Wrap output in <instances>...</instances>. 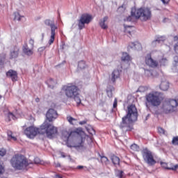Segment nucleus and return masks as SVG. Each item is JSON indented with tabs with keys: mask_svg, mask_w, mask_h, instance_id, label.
<instances>
[{
	"mask_svg": "<svg viewBox=\"0 0 178 178\" xmlns=\"http://www.w3.org/2000/svg\"><path fill=\"white\" fill-rule=\"evenodd\" d=\"M56 133H58V129L47 121H44L39 128L31 126L24 130V134L28 138H34L37 134H46L48 138H52V136H55Z\"/></svg>",
	"mask_w": 178,
	"mask_h": 178,
	"instance_id": "nucleus-1",
	"label": "nucleus"
},
{
	"mask_svg": "<svg viewBox=\"0 0 178 178\" xmlns=\"http://www.w3.org/2000/svg\"><path fill=\"white\" fill-rule=\"evenodd\" d=\"M138 118V112L137 111V108L135 105H131L128 106V111L127 115L122 118V122L120 124V129L122 130L124 133L126 131H131V123L136 122Z\"/></svg>",
	"mask_w": 178,
	"mask_h": 178,
	"instance_id": "nucleus-2",
	"label": "nucleus"
},
{
	"mask_svg": "<svg viewBox=\"0 0 178 178\" xmlns=\"http://www.w3.org/2000/svg\"><path fill=\"white\" fill-rule=\"evenodd\" d=\"M73 137H77L74 143V148L79 152L86 151V149H87V145H86V143H84L86 138L79 136V134L76 131H63L62 138L64 141H69V138H73Z\"/></svg>",
	"mask_w": 178,
	"mask_h": 178,
	"instance_id": "nucleus-3",
	"label": "nucleus"
},
{
	"mask_svg": "<svg viewBox=\"0 0 178 178\" xmlns=\"http://www.w3.org/2000/svg\"><path fill=\"white\" fill-rule=\"evenodd\" d=\"M145 106L149 109V105L158 108L165 99L163 93L161 92H152L145 95Z\"/></svg>",
	"mask_w": 178,
	"mask_h": 178,
	"instance_id": "nucleus-4",
	"label": "nucleus"
},
{
	"mask_svg": "<svg viewBox=\"0 0 178 178\" xmlns=\"http://www.w3.org/2000/svg\"><path fill=\"white\" fill-rule=\"evenodd\" d=\"M10 164L14 169L17 170H23L30 165V163L27 161V159L24 158L23 155L15 154L10 160Z\"/></svg>",
	"mask_w": 178,
	"mask_h": 178,
	"instance_id": "nucleus-5",
	"label": "nucleus"
},
{
	"mask_svg": "<svg viewBox=\"0 0 178 178\" xmlns=\"http://www.w3.org/2000/svg\"><path fill=\"white\" fill-rule=\"evenodd\" d=\"M132 16H135V19H140L142 22H147V20H151L152 13L151 9L148 8H139L135 10V13H132Z\"/></svg>",
	"mask_w": 178,
	"mask_h": 178,
	"instance_id": "nucleus-6",
	"label": "nucleus"
},
{
	"mask_svg": "<svg viewBox=\"0 0 178 178\" xmlns=\"http://www.w3.org/2000/svg\"><path fill=\"white\" fill-rule=\"evenodd\" d=\"M45 26L50 27L51 29V36L49 40V45H52L54 44V41H55V35L56 34V30H58V26L55 25V21L54 19H45L44 22Z\"/></svg>",
	"mask_w": 178,
	"mask_h": 178,
	"instance_id": "nucleus-7",
	"label": "nucleus"
},
{
	"mask_svg": "<svg viewBox=\"0 0 178 178\" xmlns=\"http://www.w3.org/2000/svg\"><path fill=\"white\" fill-rule=\"evenodd\" d=\"M142 155L145 163L149 166H154L156 163V161L154 159L152 152L145 148L142 151Z\"/></svg>",
	"mask_w": 178,
	"mask_h": 178,
	"instance_id": "nucleus-8",
	"label": "nucleus"
},
{
	"mask_svg": "<svg viewBox=\"0 0 178 178\" xmlns=\"http://www.w3.org/2000/svg\"><path fill=\"white\" fill-rule=\"evenodd\" d=\"M142 155L145 163L149 166H154L156 163V161L154 159L152 152L145 148L142 151Z\"/></svg>",
	"mask_w": 178,
	"mask_h": 178,
	"instance_id": "nucleus-9",
	"label": "nucleus"
},
{
	"mask_svg": "<svg viewBox=\"0 0 178 178\" xmlns=\"http://www.w3.org/2000/svg\"><path fill=\"white\" fill-rule=\"evenodd\" d=\"M92 20V16L89 14H83L78 22V27L79 30H83V29L86 28V24H89L90 22Z\"/></svg>",
	"mask_w": 178,
	"mask_h": 178,
	"instance_id": "nucleus-10",
	"label": "nucleus"
},
{
	"mask_svg": "<svg viewBox=\"0 0 178 178\" xmlns=\"http://www.w3.org/2000/svg\"><path fill=\"white\" fill-rule=\"evenodd\" d=\"M65 92L67 98H73L74 95H78L79 88L76 86H67Z\"/></svg>",
	"mask_w": 178,
	"mask_h": 178,
	"instance_id": "nucleus-11",
	"label": "nucleus"
},
{
	"mask_svg": "<svg viewBox=\"0 0 178 178\" xmlns=\"http://www.w3.org/2000/svg\"><path fill=\"white\" fill-rule=\"evenodd\" d=\"M47 121L51 124V122H54L58 118V112L54 108H49L46 113Z\"/></svg>",
	"mask_w": 178,
	"mask_h": 178,
	"instance_id": "nucleus-12",
	"label": "nucleus"
},
{
	"mask_svg": "<svg viewBox=\"0 0 178 178\" xmlns=\"http://www.w3.org/2000/svg\"><path fill=\"white\" fill-rule=\"evenodd\" d=\"M145 63L150 67H156L158 66L157 61L152 59V57H151V54H148L147 55L145 58Z\"/></svg>",
	"mask_w": 178,
	"mask_h": 178,
	"instance_id": "nucleus-13",
	"label": "nucleus"
},
{
	"mask_svg": "<svg viewBox=\"0 0 178 178\" xmlns=\"http://www.w3.org/2000/svg\"><path fill=\"white\" fill-rule=\"evenodd\" d=\"M6 76L9 79H11L12 81H17V72L13 70H8L6 73Z\"/></svg>",
	"mask_w": 178,
	"mask_h": 178,
	"instance_id": "nucleus-14",
	"label": "nucleus"
},
{
	"mask_svg": "<svg viewBox=\"0 0 178 178\" xmlns=\"http://www.w3.org/2000/svg\"><path fill=\"white\" fill-rule=\"evenodd\" d=\"M163 112L164 113H172V112H175V110L168 102H165L163 105Z\"/></svg>",
	"mask_w": 178,
	"mask_h": 178,
	"instance_id": "nucleus-15",
	"label": "nucleus"
},
{
	"mask_svg": "<svg viewBox=\"0 0 178 178\" xmlns=\"http://www.w3.org/2000/svg\"><path fill=\"white\" fill-rule=\"evenodd\" d=\"M119 77H120V71H119V70H115L113 71L111 76L112 83H115L116 80H118Z\"/></svg>",
	"mask_w": 178,
	"mask_h": 178,
	"instance_id": "nucleus-16",
	"label": "nucleus"
},
{
	"mask_svg": "<svg viewBox=\"0 0 178 178\" xmlns=\"http://www.w3.org/2000/svg\"><path fill=\"white\" fill-rule=\"evenodd\" d=\"M10 59H15L19 56V47H14L13 49L10 51Z\"/></svg>",
	"mask_w": 178,
	"mask_h": 178,
	"instance_id": "nucleus-17",
	"label": "nucleus"
},
{
	"mask_svg": "<svg viewBox=\"0 0 178 178\" xmlns=\"http://www.w3.org/2000/svg\"><path fill=\"white\" fill-rule=\"evenodd\" d=\"M109 17L108 16H105L102 19H100L99 26L103 30H106L108 29V25L105 24Z\"/></svg>",
	"mask_w": 178,
	"mask_h": 178,
	"instance_id": "nucleus-18",
	"label": "nucleus"
},
{
	"mask_svg": "<svg viewBox=\"0 0 178 178\" xmlns=\"http://www.w3.org/2000/svg\"><path fill=\"white\" fill-rule=\"evenodd\" d=\"M165 40H166L165 36H156V40L152 42V45L153 47H156V42H158V44H161V42H163Z\"/></svg>",
	"mask_w": 178,
	"mask_h": 178,
	"instance_id": "nucleus-19",
	"label": "nucleus"
},
{
	"mask_svg": "<svg viewBox=\"0 0 178 178\" xmlns=\"http://www.w3.org/2000/svg\"><path fill=\"white\" fill-rule=\"evenodd\" d=\"M46 83L47 84L49 88L54 90V88H55V86L57 84V82L56 81L54 80V79L50 78L46 81Z\"/></svg>",
	"mask_w": 178,
	"mask_h": 178,
	"instance_id": "nucleus-20",
	"label": "nucleus"
},
{
	"mask_svg": "<svg viewBox=\"0 0 178 178\" xmlns=\"http://www.w3.org/2000/svg\"><path fill=\"white\" fill-rule=\"evenodd\" d=\"M160 90L162 91H168L169 90V82L168 81H163L160 84Z\"/></svg>",
	"mask_w": 178,
	"mask_h": 178,
	"instance_id": "nucleus-21",
	"label": "nucleus"
},
{
	"mask_svg": "<svg viewBox=\"0 0 178 178\" xmlns=\"http://www.w3.org/2000/svg\"><path fill=\"white\" fill-rule=\"evenodd\" d=\"M167 102L168 103V105H170L171 108H172L174 111H176V108H177V106H178L177 100L169 99L168 101H167Z\"/></svg>",
	"mask_w": 178,
	"mask_h": 178,
	"instance_id": "nucleus-22",
	"label": "nucleus"
},
{
	"mask_svg": "<svg viewBox=\"0 0 178 178\" xmlns=\"http://www.w3.org/2000/svg\"><path fill=\"white\" fill-rule=\"evenodd\" d=\"M129 47L134 49H136V51H140L141 49V43L138 42H131L129 43Z\"/></svg>",
	"mask_w": 178,
	"mask_h": 178,
	"instance_id": "nucleus-23",
	"label": "nucleus"
},
{
	"mask_svg": "<svg viewBox=\"0 0 178 178\" xmlns=\"http://www.w3.org/2000/svg\"><path fill=\"white\" fill-rule=\"evenodd\" d=\"M160 163L162 168H164V169H167L168 170H176L177 169H178V165H175L172 168H169L168 167V163L165 162H161Z\"/></svg>",
	"mask_w": 178,
	"mask_h": 178,
	"instance_id": "nucleus-24",
	"label": "nucleus"
},
{
	"mask_svg": "<svg viewBox=\"0 0 178 178\" xmlns=\"http://www.w3.org/2000/svg\"><path fill=\"white\" fill-rule=\"evenodd\" d=\"M23 52L24 54H25V55H33V51L30 48H29V46H27V44H25L23 47Z\"/></svg>",
	"mask_w": 178,
	"mask_h": 178,
	"instance_id": "nucleus-25",
	"label": "nucleus"
},
{
	"mask_svg": "<svg viewBox=\"0 0 178 178\" xmlns=\"http://www.w3.org/2000/svg\"><path fill=\"white\" fill-rule=\"evenodd\" d=\"M121 60H122V62H129V60H131V57H130L127 53H122Z\"/></svg>",
	"mask_w": 178,
	"mask_h": 178,
	"instance_id": "nucleus-26",
	"label": "nucleus"
},
{
	"mask_svg": "<svg viewBox=\"0 0 178 178\" xmlns=\"http://www.w3.org/2000/svg\"><path fill=\"white\" fill-rule=\"evenodd\" d=\"M124 33H128L129 35H131V33H133V26H127L126 24H124Z\"/></svg>",
	"mask_w": 178,
	"mask_h": 178,
	"instance_id": "nucleus-27",
	"label": "nucleus"
},
{
	"mask_svg": "<svg viewBox=\"0 0 178 178\" xmlns=\"http://www.w3.org/2000/svg\"><path fill=\"white\" fill-rule=\"evenodd\" d=\"M111 159L113 163V165H119V163H120V159H119V157L113 155L111 156Z\"/></svg>",
	"mask_w": 178,
	"mask_h": 178,
	"instance_id": "nucleus-28",
	"label": "nucleus"
},
{
	"mask_svg": "<svg viewBox=\"0 0 178 178\" xmlns=\"http://www.w3.org/2000/svg\"><path fill=\"white\" fill-rule=\"evenodd\" d=\"M6 59V54L5 53L0 54V65L5 63Z\"/></svg>",
	"mask_w": 178,
	"mask_h": 178,
	"instance_id": "nucleus-29",
	"label": "nucleus"
},
{
	"mask_svg": "<svg viewBox=\"0 0 178 178\" xmlns=\"http://www.w3.org/2000/svg\"><path fill=\"white\" fill-rule=\"evenodd\" d=\"M79 96H80V95L78 92V95H74L72 97H71V98H73L74 99V101L76 102V104L78 105H79V104H81V99H80Z\"/></svg>",
	"mask_w": 178,
	"mask_h": 178,
	"instance_id": "nucleus-30",
	"label": "nucleus"
},
{
	"mask_svg": "<svg viewBox=\"0 0 178 178\" xmlns=\"http://www.w3.org/2000/svg\"><path fill=\"white\" fill-rule=\"evenodd\" d=\"M124 175V172L120 170H118L115 173L116 177H119V178H123Z\"/></svg>",
	"mask_w": 178,
	"mask_h": 178,
	"instance_id": "nucleus-31",
	"label": "nucleus"
},
{
	"mask_svg": "<svg viewBox=\"0 0 178 178\" xmlns=\"http://www.w3.org/2000/svg\"><path fill=\"white\" fill-rule=\"evenodd\" d=\"M86 62L84 60L79 61L78 63V67L79 69H86Z\"/></svg>",
	"mask_w": 178,
	"mask_h": 178,
	"instance_id": "nucleus-32",
	"label": "nucleus"
},
{
	"mask_svg": "<svg viewBox=\"0 0 178 178\" xmlns=\"http://www.w3.org/2000/svg\"><path fill=\"white\" fill-rule=\"evenodd\" d=\"M14 16V20H17V22H20V20H22V17H24L23 16H20L19 13H15Z\"/></svg>",
	"mask_w": 178,
	"mask_h": 178,
	"instance_id": "nucleus-33",
	"label": "nucleus"
},
{
	"mask_svg": "<svg viewBox=\"0 0 178 178\" xmlns=\"http://www.w3.org/2000/svg\"><path fill=\"white\" fill-rule=\"evenodd\" d=\"M99 156H100L101 161H102V162L103 163L107 164L108 162H109V159H108V157L104 156H101L100 154H99Z\"/></svg>",
	"mask_w": 178,
	"mask_h": 178,
	"instance_id": "nucleus-34",
	"label": "nucleus"
},
{
	"mask_svg": "<svg viewBox=\"0 0 178 178\" xmlns=\"http://www.w3.org/2000/svg\"><path fill=\"white\" fill-rule=\"evenodd\" d=\"M131 149L132 151H140V147L137 144H133L131 145Z\"/></svg>",
	"mask_w": 178,
	"mask_h": 178,
	"instance_id": "nucleus-35",
	"label": "nucleus"
},
{
	"mask_svg": "<svg viewBox=\"0 0 178 178\" xmlns=\"http://www.w3.org/2000/svg\"><path fill=\"white\" fill-rule=\"evenodd\" d=\"M87 131L89 133V134H91V136L95 135V130L92 127L86 128Z\"/></svg>",
	"mask_w": 178,
	"mask_h": 178,
	"instance_id": "nucleus-36",
	"label": "nucleus"
},
{
	"mask_svg": "<svg viewBox=\"0 0 178 178\" xmlns=\"http://www.w3.org/2000/svg\"><path fill=\"white\" fill-rule=\"evenodd\" d=\"M135 12L131 11V15L129 16L128 17L126 18L125 22H133V17H136V16L133 15V13H135Z\"/></svg>",
	"mask_w": 178,
	"mask_h": 178,
	"instance_id": "nucleus-37",
	"label": "nucleus"
},
{
	"mask_svg": "<svg viewBox=\"0 0 178 178\" xmlns=\"http://www.w3.org/2000/svg\"><path fill=\"white\" fill-rule=\"evenodd\" d=\"M172 145H178V136H174L172 140Z\"/></svg>",
	"mask_w": 178,
	"mask_h": 178,
	"instance_id": "nucleus-38",
	"label": "nucleus"
},
{
	"mask_svg": "<svg viewBox=\"0 0 178 178\" xmlns=\"http://www.w3.org/2000/svg\"><path fill=\"white\" fill-rule=\"evenodd\" d=\"M8 118L9 120H10L11 119H13V120H16V116H15V115H13V113H8Z\"/></svg>",
	"mask_w": 178,
	"mask_h": 178,
	"instance_id": "nucleus-39",
	"label": "nucleus"
},
{
	"mask_svg": "<svg viewBox=\"0 0 178 178\" xmlns=\"http://www.w3.org/2000/svg\"><path fill=\"white\" fill-rule=\"evenodd\" d=\"M158 131L160 134H168V133H166V131H165V129H163V128L162 127L158 128Z\"/></svg>",
	"mask_w": 178,
	"mask_h": 178,
	"instance_id": "nucleus-40",
	"label": "nucleus"
},
{
	"mask_svg": "<svg viewBox=\"0 0 178 178\" xmlns=\"http://www.w3.org/2000/svg\"><path fill=\"white\" fill-rule=\"evenodd\" d=\"M34 163L36 164V165H39L40 163H42V161H41V159H40V158L38 157H36L34 159Z\"/></svg>",
	"mask_w": 178,
	"mask_h": 178,
	"instance_id": "nucleus-41",
	"label": "nucleus"
},
{
	"mask_svg": "<svg viewBox=\"0 0 178 178\" xmlns=\"http://www.w3.org/2000/svg\"><path fill=\"white\" fill-rule=\"evenodd\" d=\"M173 65L175 67H177L178 65V56H175L174 57V63Z\"/></svg>",
	"mask_w": 178,
	"mask_h": 178,
	"instance_id": "nucleus-42",
	"label": "nucleus"
},
{
	"mask_svg": "<svg viewBox=\"0 0 178 178\" xmlns=\"http://www.w3.org/2000/svg\"><path fill=\"white\" fill-rule=\"evenodd\" d=\"M166 62H168V60L166 58H162L161 60H160L161 66H165V63H166Z\"/></svg>",
	"mask_w": 178,
	"mask_h": 178,
	"instance_id": "nucleus-43",
	"label": "nucleus"
},
{
	"mask_svg": "<svg viewBox=\"0 0 178 178\" xmlns=\"http://www.w3.org/2000/svg\"><path fill=\"white\" fill-rule=\"evenodd\" d=\"M5 155H6V149H1L0 150V156H5Z\"/></svg>",
	"mask_w": 178,
	"mask_h": 178,
	"instance_id": "nucleus-44",
	"label": "nucleus"
},
{
	"mask_svg": "<svg viewBox=\"0 0 178 178\" xmlns=\"http://www.w3.org/2000/svg\"><path fill=\"white\" fill-rule=\"evenodd\" d=\"M107 95L109 98H112V89H107Z\"/></svg>",
	"mask_w": 178,
	"mask_h": 178,
	"instance_id": "nucleus-45",
	"label": "nucleus"
},
{
	"mask_svg": "<svg viewBox=\"0 0 178 178\" xmlns=\"http://www.w3.org/2000/svg\"><path fill=\"white\" fill-rule=\"evenodd\" d=\"M145 74H146V76H152V73L148 70H145Z\"/></svg>",
	"mask_w": 178,
	"mask_h": 178,
	"instance_id": "nucleus-46",
	"label": "nucleus"
},
{
	"mask_svg": "<svg viewBox=\"0 0 178 178\" xmlns=\"http://www.w3.org/2000/svg\"><path fill=\"white\" fill-rule=\"evenodd\" d=\"M67 119L69 123H71V124H72V122H73V120H75L74 118H73L72 117H70H70H67Z\"/></svg>",
	"mask_w": 178,
	"mask_h": 178,
	"instance_id": "nucleus-47",
	"label": "nucleus"
},
{
	"mask_svg": "<svg viewBox=\"0 0 178 178\" xmlns=\"http://www.w3.org/2000/svg\"><path fill=\"white\" fill-rule=\"evenodd\" d=\"M7 134H8V140H10V137H12L13 133L11 132V131H8Z\"/></svg>",
	"mask_w": 178,
	"mask_h": 178,
	"instance_id": "nucleus-48",
	"label": "nucleus"
},
{
	"mask_svg": "<svg viewBox=\"0 0 178 178\" xmlns=\"http://www.w3.org/2000/svg\"><path fill=\"white\" fill-rule=\"evenodd\" d=\"M163 2V5H168L170 0H161Z\"/></svg>",
	"mask_w": 178,
	"mask_h": 178,
	"instance_id": "nucleus-49",
	"label": "nucleus"
},
{
	"mask_svg": "<svg viewBox=\"0 0 178 178\" xmlns=\"http://www.w3.org/2000/svg\"><path fill=\"white\" fill-rule=\"evenodd\" d=\"M174 49H175L176 54H178V43H177L176 44H175V46H174Z\"/></svg>",
	"mask_w": 178,
	"mask_h": 178,
	"instance_id": "nucleus-50",
	"label": "nucleus"
},
{
	"mask_svg": "<svg viewBox=\"0 0 178 178\" xmlns=\"http://www.w3.org/2000/svg\"><path fill=\"white\" fill-rule=\"evenodd\" d=\"M29 44L31 45L32 48L34 47V40L30 39L29 40Z\"/></svg>",
	"mask_w": 178,
	"mask_h": 178,
	"instance_id": "nucleus-51",
	"label": "nucleus"
},
{
	"mask_svg": "<svg viewBox=\"0 0 178 178\" xmlns=\"http://www.w3.org/2000/svg\"><path fill=\"white\" fill-rule=\"evenodd\" d=\"M113 106V108H116V106H118V99H115Z\"/></svg>",
	"mask_w": 178,
	"mask_h": 178,
	"instance_id": "nucleus-52",
	"label": "nucleus"
},
{
	"mask_svg": "<svg viewBox=\"0 0 178 178\" xmlns=\"http://www.w3.org/2000/svg\"><path fill=\"white\" fill-rule=\"evenodd\" d=\"M10 140H13V141H16L17 138L13 136V135H11V136H10Z\"/></svg>",
	"mask_w": 178,
	"mask_h": 178,
	"instance_id": "nucleus-53",
	"label": "nucleus"
},
{
	"mask_svg": "<svg viewBox=\"0 0 178 178\" xmlns=\"http://www.w3.org/2000/svg\"><path fill=\"white\" fill-rule=\"evenodd\" d=\"M86 123H87V120H83V121H81V122H79V124L83 125V124H86Z\"/></svg>",
	"mask_w": 178,
	"mask_h": 178,
	"instance_id": "nucleus-54",
	"label": "nucleus"
},
{
	"mask_svg": "<svg viewBox=\"0 0 178 178\" xmlns=\"http://www.w3.org/2000/svg\"><path fill=\"white\" fill-rule=\"evenodd\" d=\"M55 166L56 168H60V163H55Z\"/></svg>",
	"mask_w": 178,
	"mask_h": 178,
	"instance_id": "nucleus-55",
	"label": "nucleus"
},
{
	"mask_svg": "<svg viewBox=\"0 0 178 178\" xmlns=\"http://www.w3.org/2000/svg\"><path fill=\"white\" fill-rule=\"evenodd\" d=\"M83 168H84V166H83V165H79L77 167V169H83Z\"/></svg>",
	"mask_w": 178,
	"mask_h": 178,
	"instance_id": "nucleus-56",
	"label": "nucleus"
},
{
	"mask_svg": "<svg viewBox=\"0 0 178 178\" xmlns=\"http://www.w3.org/2000/svg\"><path fill=\"white\" fill-rule=\"evenodd\" d=\"M123 6H120L118 8V10H124Z\"/></svg>",
	"mask_w": 178,
	"mask_h": 178,
	"instance_id": "nucleus-57",
	"label": "nucleus"
},
{
	"mask_svg": "<svg viewBox=\"0 0 178 178\" xmlns=\"http://www.w3.org/2000/svg\"><path fill=\"white\" fill-rule=\"evenodd\" d=\"M174 41H178V37L177 36L174 37Z\"/></svg>",
	"mask_w": 178,
	"mask_h": 178,
	"instance_id": "nucleus-58",
	"label": "nucleus"
},
{
	"mask_svg": "<svg viewBox=\"0 0 178 178\" xmlns=\"http://www.w3.org/2000/svg\"><path fill=\"white\" fill-rule=\"evenodd\" d=\"M61 156H62V158H66L65 153H61Z\"/></svg>",
	"mask_w": 178,
	"mask_h": 178,
	"instance_id": "nucleus-59",
	"label": "nucleus"
},
{
	"mask_svg": "<svg viewBox=\"0 0 178 178\" xmlns=\"http://www.w3.org/2000/svg\"><path fill=\"white\" fill-rule=\"evenodd\" d=\"M0 173H2V165H0Z\"/></svg>",
	"mask_w": 178,
	"mask_h": 178,
	"instance_id": "nucleus-60",
	"label": "nucleus"
},
{
	"mask_svg": "<svg viewBox=\"0 0 178 178\" xmlns=\"http://www.w3.org/2000/svg\"><path fill=\"white\" fill-rule=\"evenodd\" d=\"M44 33H42V41L44 40Z\"/></svg>",
	"mask_w": 178,
	"mask_h": 178,
	"instance_id": "nucleus-61",
	"label": "nucleus"
},
{
	"mask_svg": "<svg viewBox=\"0 0 178 178\" xmlns=\"http://www.w3.org/2000/svg\"><path fill=\"white\" fill-rule=\"evenodd\" d=\"M148 118H149V114H148V115L146 116L145 120H148Z\"/></svg>",
	"mask_w": 178,
	"mask_h": 178,
	"instance_id": "nucleus-62",
	"label": "nucleus"
},
{
	"mask_svg": "<svg viewBox=\"0 0 178 178\" xmlns=\"http://www.w3.org/2000/svg\"><path fill=\"white\" fill-rule=\"evenodd\" d=\"M141 89H143V87H140L138 90V91H141Z\"/></svg>",
	"mask_w": 178,
	"mask_h": 178,
	"instance_id": "nucleus-63",
	"label": "nucleus"
},
{
	"mask_svg": "<svg viewBox=\"0 0 178 178\" xmlns=\"http://www.w3.org/2000/svg\"><path fill=\"white\" fill-rule=\"evenodd\" d=\"M36 102H40V99L39 98L36 99Z\"/></svg>",
	"mask_w": 178,
	"mask_h": 178,
	"instance_id": "nucleus-64",
	"label": "nucleus"
}]
</instances>
